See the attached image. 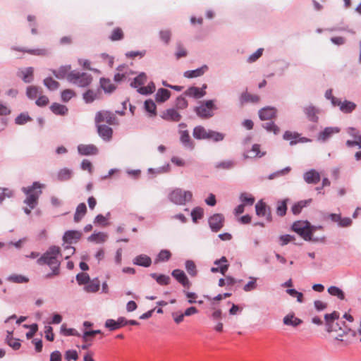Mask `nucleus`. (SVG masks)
<instances>
[{
    "label": "nucleus",
    "instance_id": "50",
    "mask_svg": "<svg viewBox=\"0 0 361 361\" xmlns=\"http://www.w3.org/2000/svg\"><path fill=\"white\" fill-rule=\"evenodd\" d=\"M44 85L49 90H54L59 88V83L52 78H47L44 80Z\"/></svg>",
    "mask_w": 361,
    "mask_h": 361
},
{
    "label": "nucleus",
    "instance_id": "46",
    "mask_svg": "<svg viewBox=\"0 0 361 361\" xmlns=\"http://www.w3.org/2000/svg\"><path fill=\"white\" fill-rule=\"evenodd\" d=\"M100 84L101 87L106 92H112L116 89L115 85L109 79L102 78L100 80Z\"/></svg>",
    "mask_w": 361,
    "mask_h": 361
},
{
    "label": "nucleus",
    "instance_id": "27",
    "mask_svg": "<svg viewBox=\"0 0 361 361\" xmlns=\"http://www.w3.org/2000/svg\"><path fill=\"white\" fill-rule=\"evenodd\" d=\"M171 274L185 288H190L191 283L185 272H171Z\"/></svg>",
    "mask_w": 361,
    "mask_h": 361
},
{
    "label": "nucleus",
    "instance_id": "33",
    "mask_svg": "<svg viewBox=\"0 0 361 361\" xmlns=\"http://www.w3.org/2000/svg\"><path fill=\"white\" fill-rule=\"evenodd\" d=\"M283 324L288 326H292L293 327H296L302 323V321L294 316L293 314H288L283 317Z\"/></svg>",
    "mask_w": 361,
    "mask_h": 361
},
{
    "label": "nucleus",
    "instance_id": "9",
    "mask_svg": "<svg viewBox=\"0 0 361 361\" xmlns=\"http://www.w3.org/2000/svg\"><path fill=\"white\" fill-rule=\"evenodd\" d=\"M95 123L99 124L102 122H106L109 125L117 124V118L115 114L109 111H100L96 114Z\"/></svg>",
    "mask_w": 361,
    "mask_h": 361
},
{
    "label": "nucleus",
    "instance_id": "60",
    "mask_svg": "<svg viewBox=\"0 0 361 361\" xmlns=\"http://www.w3.org/2000/svg\"><path fill=\"white\" fill-rule=\"evenodd\" d=\"M8 280L18 283H26L28 281V279L27 277L19 274H13L10 276Z\"/></svg>",
    "mask_w": 361,
    "mask_h": 361
},
{
    "label": "nucleus",
    "instance_id": "40",
    "mask_svg": "<svg viewBox=\"0 0 361 361\" xmlns=\"http://www.w3.org/2000/svg\"><path fill=\"white\" fill-rule=\"evenodd\" d=\"M192 220L194 223H197L198 220H200L204 216V210L200 207H195L190 212Z\"/></svg>",
    "mask_w": 361,
    "mask_h": 361
},
{
    "label": "nucleus",
    "instance_id": "4",
    "mask_svg": "<svg viewBox=\"0 0 361 361\" xmlns=\"http://www.w3.org/2000/svg\"><path fill=\"white\" fill-rule=\"evenodd\" d=\"M146 82L147 75L145 73H142L134 78L133 81L130 83V86L136 88L137 91L143 95L153 93L156 90L155 84L151 82L147 86H143Z\"/></svg>",
    "mask_w": 361,
    "mask_h": 361
},
{
    "label": "nucleus",
    "instance_id": "52",
    "mask_svg": "<svg viewBox=\"0 0 361 361\" xmlns=\"http://www.w3.org/2000/svg\"><path fill=\"white\" fill-rule=\"evenodd\" d=\"M171 95L170 90L166 88L159 87V103L167 101Z\"/></svg>",
    "mask_w": 361,
    "mask_h": 361
},
{
    "label": "nucleus",
    "instance_id": "32",
    "mask_svg": "<svg viewBox=\"0 0 361 361\" xmlns=\"http://www.w3.org/2000/svg\"><path fill=\"white\" fill-rule=\"evenodd\" d=\"M12 49L37 56H46L48 54V51L46 49H25L19 47H13Z\"/></svg>",
    "mask_w": 361,
    "mask_h": 361
},
{
    "label": "nucleus",
    "instance_id": "44",
    "mask_svg": "<svg viewBox=\"0 0 361 361\" xmlns=\"http://www.w3.org/2000/svg\"><path fill=\"white\" fill-rule=\"evenodd\" d=\"M50 109L51 111L56 115H65L68 111V109L66 106L58 103L52 104Z\"/></svg>",
    "mask_w": 361,
    "mask_h": 361
},
{
    "label": "nucleus",
    "instance_id": "51",
    "mask_svg": "<svg viewBox=\"0 0 361 361\" xmlns=\"http://www.w3.org/2000/svg\"><path fill=\"white\" fill-rule=\"evenodd\" d=\"M123 35H124L122 29L120 27H116L112 31L109 38L111 41H117L122 39L123 38Z\"/></svg>",
    "mask_w": 361,
    "mask_h": 361
},
{
    "label": "nucleus",
    "instance_id": "62",
    "mask_svg": "<svg viewBox=\"0 0 361 361\" xmlns=\"http://www.w3.org/2000/svg\"><path fill=\"white\" fill-rule=\"evenodd\" d=\"M31 118L27 114H20L16 118V123L18 125H23L27 121H31Z\"/></svg>",
    "mask_w": 361,
    "mask_h": 361
},
{
    "label": "nucleus",
    "instance_id": "8",
    "mask_svg": "<svg viewBox=\"0 0 361 361\" xmlns=\"http://www.w3.org/2000/svg\"><path fill=\"white\" fill-rule=\"evenodd\" d=\"M224 221L225 218L222 214H214L208 219L209 228L214 233L219 232L224 227Z\"/></svg>",
    "mask_w": 361,
    "mask_h": 361
},
{
    "label": "nucleus",
    "instance_id": "6",
    "mask_svg": "<svg viewBox=\"0 0 361 361\" xmlns=\"http://www.w3.org/2000/svg\"><path fill=\"white\" fill-rule=\"evenodd\" d=\"M192 194L189 190H183L180 188H176L169 195V200L177 205H185L192 200Z\"/></svg>",
    "mask_w": 361,
    "mask_h": 361
},
{
    "label": "nucleus",
    "instance_id": "10",
    "mask_svg": "<svg viewBox=\"0 0 361 361\" xmlns=\"http://www.w3.org/2000/svg\"><path fill=\"white\" fill-rule=\"evenodd\" d=\"M255 212L256 214L259 217H265L268 222L272 221V216L271 209L263 200H259L255 204Z\"/></svg>",
    "mask_w": 361,
    "mask_h": 361
},
{
    "label": "nucleus",
    "instance_id": "47",
    "mask_svg": "<svg viewBox=\"0 0 361 361\" xmlns=\"http://www.w3.org/2000/svg\"><path fill=\"white\" fill-rule=\"evenodd\" d=\"M6 342L9 346L14 350H18L20 348V343L19 339L12 337V333L8 332L6 337Z\"/></svg>",
    "mask_w": 361,
    "mask_h": 361
},
{
    "label": "nucleus",
    "instance_id": "53",
    "mask_svg": "<svg viewBox=\"0 0 361 361\" xmlns=\"http://www.w3.org/2000/svg\"><path fill=\"white\" fill-rule=\"evenodd\" d=\"M175 106L178 109H184L188 107V102L185 97L180 95L176 98Z\"/></svg>",
    "mask_w": 361,
    "mask_h": 361
},
{
    "label": "nucleus",
    "instance_id": "19",
    "mask_svg": "<svg viewBox=\"0 0 361 361\" xmlns=\"http://www.w3.org/2000/svg\"><path fill=\"white\" fill-rule=\"evenodd\" d=\"M209 67L207 65H203L200 68L193 70H188L184 72L183 76L187 78H195L203 75L207 71Z\"/></svg>",
    "mask_w": 361,
    "mask_h": 361
},
{
    "label": "nucleus",
    "instance_id": "41",
    "mask_svg": "<svg viewBox=\"0 0 361 361\" xmlns=\"http://www.w3.org/2000/svg\"><path fill=\"white\" fill-rule=\"evenodd\" d=\"M144 107L149 116H156L157 105L152 99L146 100L145 102Z\"/></svg>",
    "mask_w": 361,
    "mask_h": 361
},
{
    "label": "nucleus",
    "instance_id": "48",
    "mask_svg": "<svg viewBox=\"0 0 361 361\" xmlns=\"http://www.w3.org/2000/svg\"><path fill=\"white\" fill-rule=\"evenodd\" d=\"M328 293L331 295L336 296L340 300H344V298H345V295H344L343 291L337 286H330L328 288Z\"/></svg>",
    "mask_w": 361,
    "mask_h": 361
},
{
    "label": "nucleus",
    "instance_id": "58",
    "mask_svg": "<svg viewBox=\"0 0 361 361\" xmlns=\"http://www.w3.org/2000/svg\"><path fill=\"white\" fill-rule=\"evenodd\" d=\"M61 333L66 336H79L80 334L78 331L74 329H67L66 324H62L61 326Z\"/></svg>",
    "mask_w": 361,
    "mask_h": 361
},
{
    "label": "nucleus",
    "instance_id": "39",
    "mask_svg": "<svg viewBox=\"0 0 361 361\" xmlns=\"http://www.w3.org/2000/svg\"><path fill=\"white\" fill-rule=\"evenodd\" d=\"M72 175V170L67 168H63L59 171L57 173V179L60 181H66L71 179Z\"/></svg>",
    "mask_w": 361,
    "mask_h": 361
},
{
    "label": "nucleus",
    "instance_id": "17",
    "mask_svg": "<svg viewBox=\"0 0 361 361\" xmlns=\"http://www.w3.org/2000/svg\"><path fill=\"white\" fill-rule=\"evenodd\" d=\"M82 233L78 231H68L65 232L63 236V241L64 244L71 245L73 243H77L81 238Z\"/></svg>",
    "mask_w": 361,
    "mask_h": 361
},
{
    "label": "nucleus",
    "instance_id": "15",
    "mask_svg": "<svg viewBox=\"0 0 361 361\" xmlns=\"http://www.w3.org/2000/svg\"><path fill=\"white\" fill-rule=\"evenodd\" d=\"M259 144L252 145L250 149L246 150L243 154L244 159L262 158L265 156L267 152L260 150Z\"/></svg>",
    "mask_w": 361,
    "mask_h": 361
},
{
    "label": "nucleus",
    "instance_id": "22",
    "mask_svg": "<svg viewBox=\"0 0 361 361\" xmlns=\"http://www.w3.org/2000/svg\"><path fill=\"white\" fill-rule=\"evenodd\" d=\"M71 66L70 65L61 66L58 70H51L52 73L58 79L66 78L68 80V75L71 73Z\"/></svg>",
    "mask_w": 361,
    "mask_h": 361
},
{
    "label": "nucleus",
    "instance_id": "57",
    "mask_svg": "<svg viewBox=\"0 0 361 361\" xmlns=\"http://www.w3.org/2000/svg\"><path fill=\"white\" fill-rule=\"evenodd\" d=\"M188 54V51L185 49H184L180 42H177L176 44V51L175 52V56L177 59H179L182 57L186 56Z\"/></svg>",
    "mask_w": 361,
    "mask_h": 361
},
{
    "label": "nucleus",
    "instance_id": "18",
    "mask_svg": "<svg viewBox=\"0 0 361 361\" xmlns=\"http://www.w3.org/2000/svg\"><path fill=\"white\" fill-rule=\"evenodd\" d=\"M320 178L319 173L314 169H310L303 174V179L308 184H317L320 181Z\"/></svg>",
    "mask_w": 361,
    "mask_h": 361
},
{
    "label": "nucleus",
    "instance_id": "55",
    "mask_svg": "<svg viewBox=\"0 0 361 361\" xmlns=\"http://www.w3.org/2000/svg\"><path fill=\"white\" fill-rule=\"evenodd\" d=\"M295 240V237L294 235L290 234L281 235L279 236V244L284 246Z\"/></svg>",
    "mask_w": 361,
    "mask_h": 361
},
{
    "label": "nucleus",
    "instance_id": "29",
    "mask_svg": "<svg viewBox=\"0 0 361 361\" xmlns=\"http://www.w3.org/2000/svg\"><path fill=\"white\" fill-rule=\"evenodd\" d=\"M357 107L355 102L345 99L341 102L339 106V109L343 114H351Z\"/></svg>",
    "mask_w": 361,
    "mask_h": 361
},
{
    "label": "nucleus",
    "instance_id": "61",
    "mask_svg": "<svg viewBox=\"0 0 361 361\" xmlns=\"http://www.w3.org/2000/svg\"><path fill=\"white\" fill-rule=\"evenodd\" d=\"M75 95V93L72 90H65L61 92V99L64 102H68L71 98Z\"/></svg>",
    "mask_w": 361,
    "mask_h": 361
},
{
    "label": "nucleus",
    "instance_id": "49",
    "mask_svg": "<svg viewBox=\"0 0 361 361\" xmlns=\"http://www.w3.org/2000/svg\"><path fill=\"white\" fill-rule=\"evenodd\" d=\"M171 38V31L169 29L162 30L159 31V39L164 44H169Z\"/></svg>",
    "mask_w": 361,
    "mask_h": 361
},
{
    "label": "nucleus",
    "instance_id": "63",
    "mask_svg": "<svg viewBox=\"0 0 361 361\" xmlns=\"http://www.w3.org/2000/svg\"><path fill=\"white\" fill-rule=\"evenodd\" d=\"M76 280L79 284H85L89 281L90 276L87 272H80L76 276Z\"/></svg>",
    "mask_w": 361,
    "mask_h": 361
},
{
    "label": "nucleus",
    "instance_id": "3",
    "mask_svg": "<svg viewBox=\"0 0 361 361\" xmlns=\"http://www.w3.org/2000/svg\"><path fill=\"white\" fill-rule=\"evenodd\" d=\"M60 255V247L52 245L37 259V263L39 264H48L56 269L59 264V257Z\"/></svg>",
    "mask_w": 361,
    "mask_h": 361
},
{
    "label": "nucleus",
    "instance_id": "14",
    "mask_svg": "<svg viewBox=\"0 0 361 361\" xmlns=\"http://www.w3.org/2000/svg\"><path fill=\"white\" fill-rule=\"evenodd\" d=\"M339 313L334 311L332 313L324 314V320L326 325V330L328 332L336 331V328L334 327V322L338 319Z\"/></svg>",
    "mask_w": 361,
    "mask_h": 361
},
{
    "label": "nucleus",
    "instance_id": "23",
    "mask_svg": "<svg viewBox=\"0 0 361 361\" xmlns=\"http://www.w3.org/2000/svg\"><path fill=\"white\" fill-rule=\"evenodd\" d=\"M78 151L82 155H94L98 152V149L94 145H79Z\"/></svg>",
    "mask_w": 361,
    "mask_h": 361
},
{
    "label": "nucleus",
    "instance_id": "43",
    "mask_svg": "<svg viewBox=\"0 0 361 361\" xmlns=\"http://www.w3.org/2000/svg\"><path fill=\"white\" fill-rule=\"evenodd\" d=\"M288 202V199H284L283 200L279 201L277 202L276 206V213L279 216H283L286 215L287 212V202Z\"/></svg>",
    "mask_w": 361,
    "mask_h": 361
},
{
    "label": "nucleus",
    "instance_id": "13",
    "mask_svg": "<svg viewBox=\"0 0 361 361\" xmlns=\"http://www.w3.org/2000/svg\"><path fill=\"white\" fill-rule=\"evenodd\" d=\"M341 131L339 127H326L323 130L320 131L317 135V140L325 142H326L334 134L338 133Z\"/></svg>",
    "mask_w": 361,
    "mask_h": 361
},
{
    "label": "nucleus",
    "instance_id": "24",
    "mask_svg": "<svg viewBox=\"0 0 361 361\" xmlns=\"http://www.w3.org/2000/svg\"><path fill=\"white\" fill-rule=\"evenodd\" d=\"M259 101V97L256 94H251L247 91L241 93L239 97V102L241 106L246 103H257Z\"/></svg>",
    "mask_w": 361,
    "mask_h": 361
},
{
    "label": "nucleus",
    "instance_id": "26",
    "mask_svg": "<svg viewBox=\"0 0 361 361\" xmlns=\"http://www.w3.org/2000/svg\"><path fill=\"white\" fill-rule=\"evenodd\" d=\"M33 68L28 67L25 69L20 70L18 72V76L21 78L24 82L30 83L33 80Z\"/></svg>",
    "mask_w": 361,
    "mask_h": 361
},
{
    "label": "nucleus",
    "instance_id": "16",
    "mask_svg": "<svg viewBox=\"0 0 361 361\" xmlns=\"http://www.w3.org/2000/svg\"><path fill=\"white\" fill-rule=\"evenodd\" d=\"M180 142L183 147L188 150H193L195 148V143L191 139L189 132L187 130H180Z\"/></svg>",
    "mask_w": 361,
    "mask_h": 361
},
{
    "label": "nucleus",
    "instance_id": "2",
    "mask_svg": "<svg viewBox=\"0 0 361 361\" xmlns=\"http://www.w3.org/2000/svg\"><path fill=\"white\" fill-rule=\"evenodd\" d=\"M42 188L43 185L38 182H35L32 185L22 188L23 192L27 196L24 200V203L27 205V207L24 209V212L27 214H30L31 210L37 207L39 197L42 194Z\"/></svg>",
    "mask_w": 361,
    "mask_h": 361
},
{
    "label": "nucleus",
    "instance_id": "12",
    "mask_svg": "<svg viewBox=\"0 0 361 361\" xmlns=\"http://www.w3.org/2000/svg\"><path fill=\"white\" fill-rule=\"evenodd\" d=\"M258 114L261 121L271 120L276 117L277 109L274 106H267L260 109Z\"/></svg>",
    "mask_w": 361,
    "mask_h": 361
},
{
    "label": "nucleus",
    "instance_id": "30",
    "mask_svg": "<svg viewBox=\"0 0 361 361\" xmlns=\"http://www.w3.org/2000/svg\"><path fill=\"white\" fill-rule=\"evenodd\" d=\"M133 264L144 267H148L151 265L152 260L147 255H140L133 259Z\"/></svg>",
    "mask_w": 361,
    "mask_h": 361
},
{
    "label": "nucleus",
    "instance_id": "36",
    "mask_svg": "<svg viewBox=\"0 0 361 361\" xmlns=\"http://www.w3.org/2000/svg\"><path fill=\"white\" fill-rule=\"evenodd\" d=\"M235 166V161L231 159L224 160L221 161L216 162L215 164V168L217 169L229 170L233 169Z\"/></svg>",
    "mask_w": 361,
    "mask_h": 361
},
{
    "label": "nucleus",
    "instance_id": "38",
    "mask_svg": "<svg viewBox=\"0 0 361 361\" xmlns=\"http://www.w3.org/2000/svg\"><path fill=\"white\" fill-rule=\"evenodd\" d=\"M41 88L37 86H28L26 90V94L27 97L30 99H33L37 98L39 95L42 94Z\"/></svg>",
    "mask_w": 361,
    "mask_h": 361
},
{
    "label": "nucleus",
    "instance_id": "42",
    "mask_svg": "<svg viewBox=\"0 0 361 361\" xmlns=\"http://www.w3.org/2000/svg\"><path fill=\"white\" fill-rule=\"evenodd\" d=\"M262 127L267 132L273 133L274 135H278L280 132L279 126L272 121L262 123Z\"/></svg>",
    "mask_w": 361,
    "mask_h": 361
},
{
    "label": "nucleus",
    "instance_id": "34",
    "mask_svg": "<svg viewBox=\"0 0 361 361\" xmlns=\"http://www.w3.org/2000/svg\"><path fill=\"white\" fill-rule=\"evenodd\" d=\"M239 199L241 204H244V206H251L255 201V198L251 194L246 192H241Z\"/></svg>",
    "mask_w": 361,
    "mask_h": 361
},
{
    "label": "nucleus",
    "instance_id": "11",
    "mask_svg": "<svg viewBox=\"0 0 361 361\" xmlns=\"http://www.w3.org/2000/svg\"><path fill=\"white\" fill-rule=\"evenodd\" d=\"M304 114L307 119L312 123H317L319 121L318 114L319 109L312 104L305 106L302 108Z\"/></svg>",
    "mask_w": 361,
    "mask_h": 361
},
{
    "label": "nucleus",
    "instance_id": "1",
    "mask_svg": "<svg viewBox=\"0 0 361 361\" xmlns=\"http://www.w3.org/2000/svg\"><path fill=\"white\" fill-rule=\"evenodd\" d=\"M321 225L315 226L311 224L308 220H298L293 222L291 229L298 233L305 241L324 242L325 237H314L313 235L317 230L322 229Z\"/></svg>",
    "mask_w": 361,
    "mask_h": 361
},
{
    "label": "nucleus",
    "instance_id": "54",
    "mask_svg": "<svg viewBox=\"0 0 361 361\" xmlns=\"http://www.w3.org/2000/svg\"><path fill=\"white\" fill-rule=\"evenodd\" d=\"M257 278L250 277V281L245 285L243 290L246 292L253 290L257 288Z\"/></svg>",
    "mask_w": 361,
    "mask_h": 361
},
{
    "label": "nucleus",
    "instance_id": "20",
    "mask_svg": "<svg viewBox=\"0 0 361 361\" xmlns=\"http://www.w3.org/2000/svg\"><path fill=\"white\" fill-rule=\"evenodd\" d=\"M185 96L193 97L195 99H200L206 94V91L200 90V87L195 86L189 87L183 93Z\"/></svg>",
    "mask_w": 361,
    "mask_h": 361
},
{
    "label": "nucleus",
    "instance_id": "31",
    "mask_svg": "<svg viewBox=\"0 0 361 361\" xmlns=\"http://www.w3.org/2000/svg\"><path fill=\"white\" fill-rule=\"evenodd\" d=\"M208 130L202 126H197L194 128L192 136L196 140H206L207 138Z\"/></svg>",
    "mask_w": 361,
    "mask_h": 361
},
{
    "label": "nucleus",
    "instance_id": "56",
    "mask_svg": "<svg viewBox=\"0 0 361 361\" xmlns=\"http://www.w3.org/2000/svg\"><path fill=\"white\" fill-rule=\"evenodd\" d=\"M300 136V133L297 132H292L290 130H286L283 135V139L285 140H297Z\"/></svg>",
    "mask_w": 361,
    "mask_h": 361
},
{
    "label": "nucleus",
    "instance_id": "45",
    "mask_svg": "<svg viewBox=\"0 0 361 361\" xmlns=\"http://www.w3.org/2000/svg\"><path fill=\"white\" fill-rule=\"evenodd\" d=\"M107 239V235L104 233H97L92 234L88 240L92 242H95L96 243H102L105 242Z\"/></svg>",
    "mask_w": 361,
    "mask_h": 361
},
{
    "label": "nucleus",
    "instance_id": "59",
    "mask_svg": "<svg viewBox=\"0 0 361 361\" xmlns=\"http://www.w3.org/2000/svg\"><path fill=\"white\" fill-rule=\"evenodd\" d=\"M263 51V48H259L255 52L249 56V57L247 59V61L248 63L255 62L258 59H259L262 56Z\"/></svg>",
    "mask_w": 361,
    "mask_h": 361
},
{
    "label": "nucleus",
    "instance_id": "35",
    "mask_svg": "<svg viewBox=\"0 0 361 361\" xmlns=\"http://www.w3.org/2000/svg\"><path fill=\"white\" fill-rule=\"evenodd\" d=\"M225 134L213 130H208L207 140H211L214 142H219L224 140Z\"/></svg>",
    "mask_w": 361,
    "mask_h": 361
},
{
    "label": "nucleus",
    "instance_id": "7",
    "mask_svg": "<svg viewBox=\"0 0 361 361\" xmlns=\"http://www.w3.org/2000/svg\"><path fill=\"white\" fill-rule=\"evenodd\" d=\"M92 79L91 75L75 71H73L68 75V81L79 87H87L91 83Z\"/></svg>",
    "mask_w": 361,
    "mask_h": 361
},
{
    "label": "nucleus",
    "instance_id": "37",
    "mask_svg": "<svg viewBox=\"0 0 361 361\" xmlns=\"http://www.w3.org/2000/svg\"><path fill=\"white\" fill-rule=\"evenodd\" d=\"M87 212V207L85 203H80L78 205L74 215V221L79 222L85 216Z\"/></svg>",
    "mask_w": 361,
    "mask_h": 361
},
{
    "label": "nucleus",
    "instance_id": "25",
    "mask_svg": "<svg viewBox=\"0 0 361 361\" xmlns=\"http://www.w3.org/2000/svg\"><path fill=\"white\" fill-rule=\"evenodd\" d=\"M312 202V199L300 200L294 203L291 207V212L294 215H298L301 213L303 208L307 207Z\"/></svg>",
    "mask_w": 361,
    "mask_h": 361
},
{
    "label": "nucleus",
    "instance_id": "21",
    "mask_svg": "<svg viewBox=\"0 0 361 361\" xmlns=\"http://www.w3.org/2000/svg\"><path fill=\"white\" fill-rule=\"evenodd\" d=\"M166 121L178 122L181 118V115L174 109L171 108L163 112L161 116Z\"/></svg>",
    "mask_w": 361,
    "mask_h": 361
},
{
    "label": "nucleus",
    "instance_id": "64",
    "mask_svg": "<svg viewBox=\"0 0 361 361\" xmlns=\"http://www.w3.org/2000/svg\"><path fill=\"white\" fill-rule=\"evenodd\" d=\"M105 326L110 331H114L119 329L117 320L109 319L105 322Z\"/></svg>",
    "mask_w": 361,
    "mask_h": 361
},
{
    "label": "nucleus",
    "instance_id": "5",
    "mask_svg": "<svg viewBox=\"0 0 361 361\" xmlns=\"http://www.w3.org/2000/svg\"><path fill=\"white\" fill-rule=\"evenodd\" d=\"M215 102V99H208L202 102L200 106H195V113L202 119H208L213 117L214 115V111L218 109Z\"/></svg>",
    "mask_w": 361,
    "mask_h": 361
},
{
    "label": "nucleus",
    "instance_id": "28",
    "mask_svg": "<svg viewBox=\"0 0 361 361\" xmlns=\"http://www.w3.org/2000/svg\"><path fill=\"white\" fill-rule=\"evenodd\" d=\"M97 130L100 137L105 140H109L112 137V129L105 125L97 124Z\"/></svg>",
    "mask_w": 361,
    "mask_h": 361
}]
</instances>
